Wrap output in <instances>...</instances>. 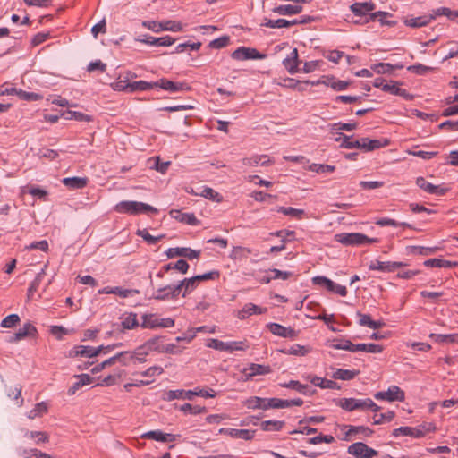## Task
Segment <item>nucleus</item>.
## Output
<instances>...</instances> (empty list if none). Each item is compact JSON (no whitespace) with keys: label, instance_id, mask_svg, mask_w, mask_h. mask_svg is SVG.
Instances as JSON below:
<instances>
[{"label":"nucleus","instance_id":"2f4dec72","mask_svg":"<svg viewBox=\"0 0 458 458\" xmlns=\"http://www.w3.org/2000/svg\"><path fill=\"white\" fill-rule=\"evenodd\" d=\"M392 435L394 437H398L400 436H408L413 438H421V432L417 430V427H400L394 428L392 432Z\"/></svg>","mask_w":458,"mask_h":458},{"label":"nucleus","instance_id":"5701e85b","mask_svg":"<svg viewBox=\"0 0 458 458\" xmlns=\"http://www.w3.org/2000/svg\"><path fill=\"white\" fill-rule=\"evenodd\" d=\"M280 386L282 387L293 389L304 395L310 396L316 393V390L312 389L309 385H303L297 380H291L288 383H283Z\"/></svg>","mask_w":458,"mask_h":458},{"label":"nucleus","instance_id":"aec40b11","mask_svg":"<svg viewBox=\"0 0 458 458\" xmlns=\"http://www.w3.org/2000/svg\"><path fill=\"white\" fill-rule=\"evenodd\" d=\"M142 438L152 439L159 442H174L176 437L173 434L164 433L161 430H151L141 435Z\"/></svg>","mask_w":458,"mask_h":458},{"label":"nucleus","instance_id":"f03ea898","mask_svg":"<svg viewBox=\"0 0 458 458\" xmlns=\"http://www.w3.org/2000/svg\"><path fill=\"white\" fill-rule=\"evenodd\" d=\"M114 210L118 213L122 214H129V215H139L141 213H154L157 214L158 210L143 202L139 201H131V200H123L115 205Z\"/></svg>","mask_w":458,"mask_h":458},{"label":"nucleus","instance_id":"1a4fd4ad","mask_svg":"<svg viewBox=\"0 0 458 458\" xmlns=\"http://www.w3.org/2000/svg\"><path fill=\"white\" fill-rule=\"evenodd\" d=\"M174 320L170 318H158L154 314H144L142 316L141 327L143 328L172 327Z\"/></svg>","mask_w":458,"mask_h":458},{"label":"nucleus","instance_id":"680f3d73","mask_svg":"<svg viewBox=\"0 0 458 458\" xmlns=\"http://www.w3.org/2000/svg\"><path fill=\"white\" fill-rule=\"evenodd\" d=\"M309 169L318 174H324L334 172L335 170V166L330 165L312 164L310 165Z\"/></svg>","mask_w":458,"mask_h":458},{"label":"nucleus","instance_id":"de8ad7c7","mask_svg":"<svg viewBox=\"0 0 458 458\" xmlns=\"http://www.w3.org/2000/svg\"><path fill=\"white\" fill-rule=\"evenodd\" d=\"M196 195H199L216 202H221L223 199V197L217 191L207 186L202 187L201 191L199 193H196Z\"/></svg>","mask_w":458,"mask_h":458},{"label":"nucleus","instance_id":"393cba45","mask_svg":"<svg viewBox=\"0 0 458 458\" xmlns=\"http://www.w3.org/2000/svg\"><path fill=\"white\" fill-rule=\"evenodd\" d=\"M398 84L399 82H394V84L386 83L383 87V91L402 97L405 100H412L413 95L410 94L406 89L398 87Z\"/></svg>","mask_w":458,"mask_h":458},{"label":"nucleus","instance_id":"c85d7f7f","mask_svg":"<svg viewBox=\"0 0 458 458\" xmlns=\"http://www.w3.org/2000/svg\"><path fill=\"white\" fill-rule=\"evenodd\" d=\"M274 54L279 57H298L297 48H293L287 43L276 45L274 47Z\"/></svg>","mask_w":458,"mask_h":458},{"label":"nucleus","instance_id":"f704fd0d","mask_svg":"<svg viewBox=\"0 0 458 458\" xmlns=\"http://www.w3.org/2000/svg\"><path fill=\"white\" fill-rule=\"evenodd\" d=\"M262 25L267 27V28H288L293 25H297V19H294L293 21H287L285 19H277V20H269L265 19L264 23Z\"/></svg>","mask_w":458,"mask_h":458},{"label":"nucleus","instance_id":"6ab92c4d","mask_svg":"<svg viewBox=\"0 0 458 458\" xmlns=\"http://www.w3.org/2000/svg\"><path fill=\"white\" fill-rule=\"evenodd\" d=\"M37 334L36 327L30 322L25 323L15 334H13L9 342L14 343L24 339L27 336H34Z\"/></svg>","mask_w":458,"mask_h":458},{"label":"nucleus","instance_id":"c9c22d12","mask_svg":"<svg viewBox=\"0 0 458 458\" xmlns=\"http://www.w3.org/2000/svg\"><path fill=\"white\" fill-rule=\"evenodd\" d=\"M302 9L301 5L284 4L275 7L273 12L280 15H293L300 13Z\"/></svg>","mask_w":458,"mask_h":458},{"label":"nucleus","instance_id":"bb28decb","mask_svg":"<svg viewBox=\"0 0 458 458\" xmlns=\"http://www.w3.org/2000/svg\"><path fill=\"white\" fill-rule=\"evenodd\" d=\"M267 308H261L254 303L250 302V303L245 304L243 306V308L242 309V310L239 311L238 318L242 320L253 314H263V313L267 312Z\"/></svg>","mask_w":458,"mask_h":458},{"label":"nucleus","instance_id":"7ed1b4c3","mask_svg":"<svg viewBox=\"0 0 458 458\" xmlns=\"http://www.w3.org/2000/svg\"><path fill=\"white\" fill-rule=\"evenodd\" d=\"M165 399L167 401H174L175 399L192 400L194 396L199 395L204 398H213L216 396V392L213 389H199L194 390H169L165 393Z\"/></svg>","mask_w":458,"mask_h":458},{"label":"nucleus","instance_id":"69168bd1","mask_svg":"<svg viewBox=\"0 0 458 458\" xmlns=\"http://www.w3.org/2000/svg\"><path fill=\"white\" fill-rule=\"evenodd\" d=\"M139 326L136 314L131 313L122 321L123 329H133Z\"/></svg>","mask_w":458,"mask_h":458},{"label":"nucleus","instance_id":"13d9d810","mask_svg":"<svg viewBox=\"0 0 458 458\" xmlns=\"http://www.w3.org/2000/svg\"><path fill=\"white\" fill-rule=\"evenodd\" d=\"M407 70L418 75H426L429 72L433 71L434 68L431 66L423 65L421 64H416L410 65Z\"/></svg>","mask_w":458,"mask_h":458},{"label":"nucleus","instance_id":"3c124183","mask_svg":"<svg viewBox=\"0 0 458 458\" xmlns=\"http://www.w3.org/2000/svg\"><path fill=\"white\" fill-rule=\"evenodd\" d=\"M138 236H140L144 239L148 244H156L157 242H160L162 239L165 238L164 234H160L158 236H153L151 235L147 229H139L136 233Z\"/></svg>","mask_w":458,"mask_h":458},{"label":"nucleus","instance_id":"39448f33","mask_svg":"<svg viewBox=\"0 0 458 458\" xmlns=\"http://www.w3.org/2000/svg\"><path fill=\"white\" fill-rule=\"evenodd\" d=\"M318 60L303 63L302 59H283L284 68L291 74H295L301 72L304 73L312 72L318 69Z\"/></svg>","mask_w":458,"mask_h":458},{"label":"nucleus","instance_id":"c756f323","mask_svg":"<svg viewBox=\"0 0 458 458\" xmlns=\"http://www.w3.org/2000/svg\"><path fill=\"white\" fill-rule=\"evenodd\" d=\"M231 57H267V55L260 54L255 48L240 47L232 53Z\"/></svg>","mask_w":458,"mask_h":458},{"label":"nucleus","instance_id":"49530a36","mask_svg":"<svg viewBox=\"0 0 458 458\" xmlns=\"http://www.w3.org/2000/svg\"><path fill=\"white\" fill-rule=\"evenodd\" d=\"M376 225H379V226H387V225H391V226H394V227H397V226H402V227H404V228H411V229H414V227L412 226V225L411 224H408L406 222H402V223H399L397 222L396 220L394 219H392V218H387V217H383V218H379L376 221Z\"/></svg>","mask_w":458,"mask_h":458},{"label":"nucleus","instance_id":"4c0bfd02","mask_svg":"<svg viewBox=\"0 0 458 458\" xmlns=\"http://www.w3.org/2000/svg\"><path fill=\"white\" fill-rule=\"evenodd\" d=\"M268 398H261L258 396H253L249 398L245 404L249 409H261V410H267L270 409V406H268Z\"/></svg>","mask_w":458,"mask_h":458},{"label":"nucleus","instance_id":"603ef678","mask_svg":"<svg viewBox=\"0 0 458 458\" xmlns=\"http://www.w3.org/2000/svg\"><path fill=\"white\" fill-rule=\"evenodd\" d=\"M25 437L30 439H36L35 443L39 445L41 443H47L49 440L48 435L42 431H29L27 430L24 434Z\"/></svg>","mask_w":458,"mask_h":458},{"label":"nucleus","instance_id":"8fccbe9b","mask_svg":"<svg viewBox=\"0 0 458 458\" xmlns=\"http://www.w3.org/2000/svg\"><path fill=\"white\" fill-rule=\"evenodd\" d=\"M276 211L284 214V216L296 217L298 219H301L305 213L303 209H298L292 207H278Z\"/></svg>","mask_w":458,"mask_h":458},{"label":"nucleus","instance_id":"72a5a7b5","mask_svg":"<svg viewBox=\"0 0 458 458\" xmlns=\"http://www.w3.org/2000/svg\"><path fill=\"white\" fill-rule=\"evenodd\" d=\"M359 374H360V370L336 369L332 373L331 377H332V378L336 379V380L347 381V380L353 379Z\"/></svg>","mask_w":458,"mask_h":458},{"label":"nucleus","instance_id":"cd10ccee","mask_svg":"<svg viewBox=\"0 0 458 458\" xmlns=\"http://www.w3.org/2000/svg\"><path fill=\"white\" fill-rule=\"evenodd\" d=\"M177 286H180V293L182 291V297H185L187 294L191 293L193 290H195L199 284L196 276H192L191 278H184L176 284Z\"/></svg>","mask_w":458,"mask_h":458},{"label":"nucleus","instance_id":"79ce46f5","mask_svg":"<svg viewBox=\"0 0 458 458\" xmlns=\"http://www.w3.org/2000/svg\"><path fill=\"white\" fill-rule=\"evenodd\" d=\"M373 430L368 427L364 426H349L348 431L345 433L344 440H350L349 437L352 435L362 433L365 437H370L373 434Z\"/></svg>","mask_w":458,"mask_h":458},{"label":"nucleus","instance_id":"6e6552de","mask_svg":"<svg viewBox=\"0 0 458 458\" xmlns=\"http://www.w3.org/2000/svg\"><path fill=\"white\" fill-rule=\"evenodd\" d=\"M312 282L314 284L323 286L327 288V291L335 293L340 296L344 297L347 295V289L345 286L338 284L324 276H317L313 277Z\"/></svg>","mask_w":458,"mask_h":458},{"label":"nucleus","instance_id":"2eb2a0df","mask_svg":"<svg viewBox=\"0 0 458 458\" xmlns=\"http://www.w3.org/2000/svg\"><path fill=\"white\" fill-rule=\"evenodd\" d=\"M101 347H92L85 345H76L69 352V357L75 358L78 356L93 358L101 353Z\"/></svg>","mask_w":458,"mask_h":458},{"label":"nucleus","instance_id":"9d476101","mask_svg":"<svg viewBox=\"0 0 458 458\" xmlns=\"http://www.w3.org/2000/svg\"><path fill=\"white\" fill-rule=\"evenodd\" d=\"M347 452L356 458H373L377 455V451L363 442L353 443L348 447Z\"/></svg>","mask_w":458,"mask_h":458},{"label":"nucleus","instance_id":"423d86ee","mask_svg":"<svg viewBox=\"0 0 458 458\" xmlns=\"http://www.w3.org/2000/svg\"><path fill=\"white\" fill-rule=\"evenodd\" d=\"M207 346L220 352H229L233 351H244L248 348V345L242 341L223 342L214 338L208 341Z\"/></svg>","mask_w":458,"mask_h":458},{"label":"nucleus","instance_id":"a211bd4d","mask_svg":"<svg viewBox=\"0 0 458 458\" xmlns=\"http://www.w3.org/2000/svg\"><path fill=\"white\" fill-rule=\"evenodd\" d=\"M267 327L275 335L289 338L292 340L297 337V332L292 327H286L277 323H268Z\"/></svg>","mask_w":458,"mask_h":458},{"label":"nucleus","instance_id":"bf43d9fd","mask_svg":"<svg viewBox=\"0 0 458 458\" xmlns=\"http://www.w3.org/2000/svg\"><path fill=\"white\" fill-rule=\"evenodd\" d=\"M162 28H164V30H169L174 32H179L182 30V25L180 21H161Z\"/></svg>","mask_w":458,"mask_h":458},{"label":"nucleus","instance_id":"09e8293b","mask_svg":"<svg viewBox=\"0 0 458 458\" xmlns=\"http://www.w3.org/2000/svg\"><path fill=\"white\" fill-rule=\"evenodd\" d=\"M281 352L283 353L290 355L305 356L306 354L309 353L310 349L306 346L295 344L292 345L289 349H284Z\"/></svg>","mask_w":458,"mask_h":458},{"label":"nucleus","instance_id":"7c9ffc66","mask_svg":"<svg viewBox=\"0 0 458 458\" xmlns=\"http://www.w3.org/2000/svg\"><path fill=\"white\" fill-rule=\"evenodd\" d=\"M402 64H390L386 63H378L371 66V69L378 74H394L395 70L403 69Z\"/></svg>","mask_w":458,"mask_h":458},{"label":"nucleus","instance_id":"412c9836","mask_svg":"<svg viewBox=\"0 0 458 458\" xmlns=\"http://www.w3.org/2000/svg\"><path fill=\"white\" fill-rule=\"evenodd\" d=\"M348 348L349 352H367L370 353H379L382 352L383 347L379 344H350Z\"/></svg>","mask_w":458,"mask_h":458},{"label":"nucleus","instance_id":"9b49d317","mask_svg":"<svg viewBox=\"0 0 458 458\" xmlns=\"http://www.w3.org/2000/svg\"><path fill=\"white\" fill-rule=\"evenodd\" d=\"M155 88H160L170 93L183 92L191 88L186 82L172 81L165 78H162L155 81Z\"/></svg>","mask_w":458,"mask_h":458},{"label":"nucleus","instance_id":"37998d69","mask_svg":"<svg viewBox=\"0 0 458 458\" xmlns=\"http://www.w3.org/2000/svg\"><path fill=\"white\" fill-rule=\"evenodd\" d=\"M231 433V437L237 439H244L246 441H250L254 438L256 430H249V429H236L233 428Z\"/></svg>","mask_w":458,"mask_h":458},{"label":"nucleus","instance_id":"864d4df0","mask_svg":"<svg viewBox=\"0 0 458 458\" xmlns=\"http://www.w3.org/2000/svg\"><path fill=\"white\" fill-rule=\"evenodd\" d=\"M15 95L19 97L20 99L25 101H38L43 98L42 95L35 93V92H27L21 89H16Z\"/></svg>","mask_w":458,"mask_h":458},{"label":"nucleus","instance_id":"a18cd8bd","mask_svg":"<svg viewBox=\"0 0 458 458\" xmlns=\"http://www.w3.org/2000/svg\"><path fill=\"white\" fill-rule=\"evenodd\" d=\"M155 89V81H137L131 82L130 89L131 92L135 91H146Z\"/></svg>","mask_w":458,"mask_h":458},{"label":"nucleus","instance_id":"f8f14e48","mask_svg":"<svg viewBox=\"0 0 458 458\" xmlns=\"http://www.w3.org/2000/svg\"><path fill=\"white\" fill-rule=\"evenodd\" d=\"M377 400H386L388 402H402L405 398L404 392L397 386H391L387 391L377 392L374 394Z\"/></svg>","mask_w":458,"mask_h":458},{"label":"nucleus","instance_id":"e2e57ef3","mask_svg":"<svg viewBox=\"0 0 458 458\" xmlns=\"http://www.w3.org/2000/svg\"><path fill=\"white\" fill-rule=\"evenodd\" d=\"M394 415H395L394 412L392 411H389L386 413H380L379 415L375 414L374 415V424L380 425L385 422H389L394 419Z\"/></svg>","mask_w":458,"mask_h":458},{"label":"nucleus","instance_id":"4468645a","mask_svg":"<svg viewBox=\"0 0 458 458\" xmlns=\"http://www.w3.org/2000/svg\"><path fill=\"white\" fill-rule=\"evenodd\" d=\"M416 184L420 189L423 190L428 194L444 196L448 191V188L442 185H434L421 176L417 178Z\"/></svg>","mask_w":458,"mask_h":458},{"label":"nucleus","instance_id":"a19ab883","mask_svg":"<svg viewBox=\"0 0 458 458\" xmlns=\"http://www.w3.org/2000/svg\"><path fill=\"white\" fill-rule=\"evenodd\" d=\"M433 21V16L422 15L420 17L406 19L405 25L412 28H420L425 26Z\"/></svg>","mask_w":458,"mask_h":458},{"label":"nucleus","instance_id":"c03bdc74","mask_svg":"<svg viewBox=\"0 0 458 458\" xmlns=\"http://www.w3.org/2000/svg\"><path fill=\"white\" fill-rule=\"evenodd\" d=\"M284 424V420H265L260 423V428L264 431H280Z\"/></svg>","mask_w":458,"mask_h":458},{"label":"nucleus","instance_id":"e433bc0d","mask_svg":"<svg viewBox=\"0 0 458 458\" xmlns=\"http://www.w3.org/2000/svg\"><path fill=\"white\" fill-rule=\"evenodd\" d=\"M149 168L155 169L161 174H165L171 165L170 161H162L159 157H154L148 160Z\"/></svg>","mask_w":458,"mask_h":458},{"label":"nucleus","instance_id":"58836bf2","mask_svg":"<svg viewBox=\"0 0 458 458\" xmlns=\"http://www.w3.org/2000/svg\"><path fill=\"white\" fill-rule=\"evenodd\" d=\"M61 116L65 120H75L79 122H91L92 116L72 110H66L61 113Z\"/></svg>","mask_w":458,"mask_h":458},{"label":"nucleus","instance_id":"4d7b16f0","mask_svg":"<svg viewBox=\"0 0 458 458\" xmlns=\"http://www.w3.org/2000/svg\"><path fill=\"white\" fill-rule=\"evenodd\" d=\"M47 411V405L45 402L38 403L35 405L34 409L29 411L28 418L35 419L36 417L42 416Z\"/></svg>","mask_w":458,"mask_h":458},{"label":"nucleus","instance_id":"0eeeda50","mask_svg":"<svg viewBox=\"0 0 458 458\" xmlns=\"http://www.w3.org/2000/svg\"><path fill=\"white\" fill-rule=\"evenodd\" d=\"M180 294V286L168 284L155 290L151 298L157 301H169L177 299Z\"/></svg>","mask_w":458,"mask_h":458},{"label":"nucleus","instance_id":"ea45409f","mask_svg":"<svg viewBox=\"0 0 458 458\" xmlns=\"http://www.w3.org/2000/svg\"><path fill=\"white\" fill-rule=\"evenodd\" d=\"M408 253L410 254H418L421 256H428L437 253L440 248L439 247H423V246H409L407 248Z\"/></svg>","mask_w":458,"mask_h":458},{"label":"nucleus","instance_id":"dca6fc26","mask_svg":"<svg viewBox=\"0 0 458 458\" xmlns=\"http://www.w3.org/2000/svg\"><path fill=\"white\" fill-rule=\"evenodd\" d=\"M166 255L169 259L175 257H184L189 259H198L200 255V250H194L187 247H176L170 248L166 251Z\"/></svg>","mask_w":458,"mask_h":458},{"label":"nucleus","instance_id":"f257e3e1","mask_svg":"<svg viewBox=\"0 0 458 458\" xmlns=\"http://www.w3.org/2000/svg\"><path fill=\"white\" fill-rule=\"evenodd\" d=\"M353 136H348L343 132H336L335 140L340 143V147L344 148L352 149L358 148L364 152H369L378 149L383 147L389 145L390 140L387 139L384 140H371L369 138H361L360 140H353Z\"/></svg>","mask_w":458,"mask_h":458},{"label":"nucleus","instance_id":"774afa93","mask_svg":"<svg viewBox=\"0 0 458 458\" xmlns=\"http://www.w3.org/2000/svg\"><path fill=\"white\" fill-rule=\"evenodd\" d=\"M116 358V362H120L123 366H127L130 362V360L134 359V354L131 352H118L116 355L114 356Z\"/></svg>","mask_w":458,"mask_h":458},{"label":"nucleus","instance_id":"b1692460","mask_svg":"<svg viewBox=\"0 0 458 458\" xmlns=\"http://www.w3.org/2000/svg\"><path fill=\"white\" fill-rule=\"evenodd\" d=\"M376 8V4L369 1L364 3H354L350 6L351 11L356 16H365L369 12L374 11Z\"/></svg>","mask_w":458,"mask_h":458},{"label":"nucleus","instance_id":"473e14b6","mask_svg":"<svg viewBox=\"0 0 458 458\" xmlns=\"http://www.w3.org/2000/svg\"><path fill=\"white\" fill-rule=\"evenodd\" d=\"M62 182L70 189L79 190L87 185L88 179L86 177H66L62 180Z\"/></svg>","mask_w":458,"mask_h":458},{"label":"nucleus","instance_id":"6e6d98bb","mask_svg":"<svg viewBox=\"0 0 458 458\" xmlns=\"http://www.w3.org/2000/svg\"><path fill=\"white\" fill-rule=\"evenodd\" d=\"M21 454L24 458H52L49 454L35 448L23 449Z\"/></svg>","mask_w":458,"mask_h":458},{"label":"nucleus","instance_id":"20e7f679","mask_svg":"<svg viewBox=\"0 0 458 458\" xmlns=\"http://www.w3.org/2000/svg\"><path fill=\"white\" fill-rule=\"evenodd\" d=\"M335 240L345 246H359L378 242L377 238H369L361 233H341L335 235Z\"/></svg>","mask_w":458,"mask_h":458},{"label":"nucleus","instance_id":"052dcab7","mask_svg":"<svg viewBox=\"0 0 458 458\" xmlns=\"http://www.w3.org/2000/svg\"><path fill=\"white\" fill-rule=\"evenodd\" d=\"M180 410L183 412H189L191 414H200L207 411L205 406H193L191 403H184L180 407Z\"/></svg>","mask_w":458,"mask_h":458},{"label":"nucleus","instance_id":"ddd939ff","mask_svg":"<svg viewBox=\"0 0 458 458\" xmlns=\"http://www.w3.org/2000/svg\"><path fill=\"white\" fill-rule=\"evenodd\" d=\"M369 398L366 399H356V398H342L338 401L337 405L341 407L343 410L347 411H353L356 410L365 411L367 410V402Z\"/></svg>","mask_w":458,"mask_h":458},{"label":"nucleus","instance_id":"5fc2aeb1","mask_svg":"<svg viewBox=\"0 0 458 458\" xmlns=\"http://www.w3.org/2000/svg\"><path fill=\"white\" fill-rule=\"evenodd\" d=\"M429 337L437 343L445 344V343H454L458 337V335L450 334V335H443V334H430Z\"/></svg>","mask_w":458,"mask_h":458},{"label":"nucleus","instance_id":"f3484780","mask_svg":"<svg viewBox=\"0 0 458 458\" xmlns=\"http://www.w3.org/2000/svg\"><path fill=\"white\" fill-rule=\"evenodd\" d=\"M406 266L405 263L396 261H371L369 268L370 270H379L382 272H394L397 268Z\"/></svg>","mask_w":458,"mask_h":458},{"label":"nucleus","instance_id":"4be33fe9","mask_svg":"<svg viewBox=\"0 0 458 458\" xmlns=\"http://www.w3.org/2000/svg\"><path fill=\"white\" fill-rule=\"evenodd\" d=\"M272 372L270 366L263 364L251 363L244 369L247 378H251L255 376L267 375Z\"/></svg>","mask_w":458,"mask_h":458},{"label":"nucleus","instance_id":"a878e982","mask_svg":"<svg viewBox=\"0 0 458 458\" xmlns=\"http://www.w3.org/2000/svg\"><path fill=\"white\" fill-rule=\"evenodd\" d=\"M170 214L172 217L181 223L190 225H197L199 224V221L193 213H182L180 210H172Z\"/></svg>","mask_w":458,"mask_h":458},{"label":"nucleus","instance_id":"338daca9","mask_svg":"<svg viewBox=\"0 0 458 458\" xmlns=\"http://www.w3.org/2000/svg\"><path fill=\"white\" fill-rule=\"evenodd\" d=\"M44 275H45L44 270H41V272H39L36 276L35 279L30 283V284L29 286V289H28V295L29 296H31L35 292H37L38 286L40 285V284L42 282Z\"/></svg>","mask_w":458,"mask_h":458},{"label":"nucleus","instance_id":"0e129e2a","mask_svg":"<svg viewBox=\"0 0 458 458\" xmlns=\"http://www.w3.org/2000/svg\"><path fill=\"white\" fill-rule=\"evenodd\" d=\"M330 82L331 83H330L329 87L332 88L335 91L345 90L348 88V86L350 85L349 81L338 80L334 76H331Z\"/></svg>","mask_w":458,"mask_h":458}]
</instances>
